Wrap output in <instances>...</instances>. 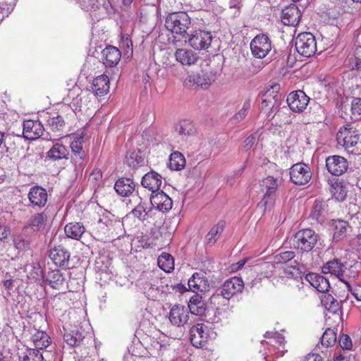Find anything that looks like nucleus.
<instances>
[{
	"mask_svg": "<svg viewBox=\"0 0 361 361\" xmlns=\"http://www.w3.org/2000/svg\"><path fill=\"white\" fill-rule=\"evenodd\" d=\"M351 111L354 116H361V98H353L351 102Z\"/></svg>",
	"mask_w": 361,
	"mask_h": 361,
	"instance_id": "56",
	"label": "nucleus"
},
{
	"mask_svg": "<svg viewBox=\"0 0 361 361\" xmlns=\"http://www.w3.org/2000/svg\"><path fill=\"white\" fill-rule=\"evenodd\" d=\"M244 283L241 278L232 277L226 280L220 288V293H215L210 298L212 303H216L221 297L229 300L242 291Z\"/></svg>",
	"mask_w": 361,
	"mask_h": 361,
	"instance_id": "5",
	"label": "nucleus"
},
{
	"mask_svg": "<svg viewBox=\"0 0 361 361\" xmlns=\"http://www.w3.org/2000/svg\"><path fill=\"white\" fill-rule=\"evenodd\" d=\"M358 49L355 51V55L349 59V66L353 70L361 71V59L357 56Z\"/></svg>",
	"mask_w": 361,
	"mask_h": 361,
	"instance_id": "54",
	"label": "nucleus"
},
{
	"mask_svg": "<svg viewBox=\"0 0 361 361\" xmlns=\"http://www.w3.org/2000/svg\"><path fill=\"white\" fill-rule=\"evenodd\" d=\"M21 361H43L42 353L33 348L27 349L21 357Z\"/></svg>",
	"mask_w": 361,
	"mask_h": 361,
	"instance_id": "46",
	"label": "nucleus"
},
{
	"mask_svg": "<svg viewBox=\"0 0 361 361\" xmlns=\"http://www.w3.org/2000/svg\"><path fill=\"white\" fill-rule=\"evenodd\" d=\"M275 340H276V343H278L280 345L283 344L285 341L284 337L281 335H279V334L276 335Z\"/></svg>",
	"mask_w": 361,
	"mask_h": 361,
	"instance_id": "64",
	"label": "nucleus"
},
{
	"mask_svg": "<svg viewBox=\"0 0 361 361\" xmlns=\"http://www.w3.org/2000/svg\"><path fill=\"white\" fill-rule=\"evenodd\" d=\"M212 80V78L206 73H193L185 79L184 85L188 87H192L196 85L202 88H207L211 83Z\"/></svg>",
	"mask_w": 361,
	"mask_h": 361,
	"instance_id": "22",
	"label": "nucleus"
},
{
	"mask_svg": "<svg viewBox=\"0 0 361 361\" xmlns=\"http://www.w3.org/2000/svg\"><path fill=\"white\" fill-rule=\"evenodd\" d=\"M48 125L53 132L58 133L63 130L65 126V122L61 116L57 115L49 118Z\"/></svg>",
	"mask_w": 361,
	"mask_h": 361,
	"instance_id": "47",
	"label": "nucleus"
},
{
	"mask_svg": "<svg viewBox=\"0 0 361 361\" xmlns=\"http://www.w3.org/2000/svg\"><path fill=\"white\" fill-rule=\"evenodd\" d=\"M272 90H270L271 96H269V99H272L273 102H276V108L279 106V101L281 99V95L277 93V90L279 88V85H275L272 87Z\"/></svg>",
	"mask_w": 361,
	"mask_h": 361,
	"instance_id": "58",
	"label": "nucleus"
},
{
	"mask_svg": "<svg viewBox=\"0 0 361 361\" xmlns=\"http://www.w3.org/2000/svg\"><path fill=\"white\" fill-rule=\"evenodd\" d=\"M10 233L11 231L9 227L0 224V240L7 238Z\"/></svg>",
	"mask_w": 361,
	"mask_h": 361,
	"instance_id": "62",
	"label": "nucleus"
},
{
	"mask_svg": "<svg viewBox=\"0 0 361 361\" xmlns=\"http://www.w3.org/2000/svg\"><path fill=\"white\" fill-rule=\"evenodd\" d=\"M23 127V135L27 140H36L42 136L44 131V126L39 121H25Z\"/></svg>",
	"mask_w": 361,
	"mask_h": 361,
	"instance_id": "15",
	"label": "nucleus"
},
{
	"mask_svg": "<svg viewBox=\"0 0 361 361\" xmlns=\"http://www.w3.org/2000/svg\"><path fill=\"white\" fill-rule=\"evenodd\" d=\"M322 344L326 347L332 346L336 342V332L334 329H327L322 336Z\"/></svg>",
	"mask_w": 361,
	"mask_h": 361,
	"instance_id": "48",
	"label": "nucleus"
},
{
	"mask_svg": "<svg viewBox=\"0 0 361 361\" xmlns=\"http://www.w3.org/2000/svg\"><path fill=\"white\" fill-rule=\"evenodd\" d=\"M359 271L355 264L348 267L343 264L342 273L339 280L346 285L348 288H350V282L358 276Z\"/></svg>",
	"mask_w": 361,
	"mask_h": 361,
	"instance_id": "35",
	"label": "nucleus"
},
{
	"mask_svg": "<svg viewBox=\"0 0 361 361\" xmlns=\"http://www.w3.org/2000/svg\"><path fill=\"white\" fill-rule=\"evenodd\" d=\"M175 131L180 136H187L194 135L196 128L192 121L183 120L175 126Z\"/></svg>",
	"mask_w": 361,
	"mask_h": 361,
	"instance_id": "39",
	"label": "nucleus"
},
{
	"mask_svg": "<svg viewBox=\"0 0 361 361\" xmlns=\"http://www.w3.org/2000/svg\"><path fill=\"white\" fill-rule=\"evenodd\" d=\"M25 234L26 233L23 232L22 235L16 236L13 240L14 245L18 250L23 251L30 248L32 239Z\"/></svg>",
	"mask_w": 361,
	"mask_h": 361,
	"instance_id": "44",
	"label": "nucleus"
},
{
	"mask_svg": "<svg viewBox=\"0 0 361 361\" xmlns=\"http://www.w3.org/2000/svg\"><path fill=\"white\" fill-rule=\"evenodd\" d=\"M343 267V264L341 261L338 259L334 258L324 264L322 269V273L331 274L339 279L342 273Z\"/></svg>",
	"mask_w": 361,
	"mask_h": 361,
	"instance_id": "34",
	"label": "nucleus"
},
{
	"mask_svg": "<svg viewBox=\"0 0 361 361\" xmlns=\"http://www.w3.org/2000/svg\"><path fill=\"white\" fill-rule=\"evenodd\" d=\"M287 104L294 112H302L310 102V97L302 90L290 92L287 97Z\"/></svg>",
	"mask_w": 361,
	"mask_h": 361,
	"instance_id": "10",
	"label": "nucleus"
},
{
	"mask_svg": "<svg viewBox=\"0 0 361 361\" xmlns=\"http://www.w3.org/2000/svg\"><path fill=\"white\" fill-rule=\"evenodd\" d=\"M279 184V180L273 176H267L262 180L261 187L262 191H264V195L257 204L258 208L264 211L273 206Z\"/></svg>",
	"mask_w": 361,
	"mask_h": 361,
	"instance_id": "2",
	"label": "nucleus"
},
{
	"mask_svg": "<svg viewBox=\"0 0 361 361\" xmlns=\"http://www.w3.org/2000/svg\"><path fill=\"white\" fill-rule=\"evenodd\" d=\"M131 213L134 216L137 217L139 220L143 221L147 218V213L145 211V209L143 205L138 204L135 208H134Z\"/></svg>",
	"mask_w": 361,
	"mask_h": 361,
	"instance_id": "52",
	"label": "nucleus"
},
{
	"mask_svg": "<svg viewBox=\"0 0 361 361\" xmlns=\"http://www.w3.org/2000/svg\"><path fill=\"white\" fill-rule=\"evenodd\" d=\"M185 166L184 156L179 152H173L169 157V166L171 170L179 171Z\"/></svg>",
	"mask_w": 361,
	"mask_h": 361,
	"instance_id": "41",
	"label": "nucleus"
},
{
	"mask_svg": "<svg viewBox=\"0 0 361 361\" xmlns=\"http://www.w3.org/2000/svg\"><path fill=\"white\" fill-rule=\"evenodd\" d=\"M212 35L210 32L195 30L188 38L189 44L196 50H205L211 45Z\"/></svg>",
	"mask_w": 361,
	"mask_h": 361,
	"instance_id": "9",
	"label": "nucleus"
},
{
	"mask_svg": "<svg viewBox=\"0 0 361 361\" xmlns=\"http://www.w3.org/2000/svg\"><path fill=\"white\" fill-rule=\"evenodd\" d=\"M187 308L190 313L197 316L204 315L206 311V305L202 297L197 294L191 297Z\"/></svg>",
	"mask_w": 361,
	"mask_h": 361,
	"instance_id": "30",
	"label": "nucleus"
},
{
	"mask_svg": "<svg viewBox=\"0 0 361 361\" xmlns=\"http://www.w3.org/2000/svg\"><path fill=\"white\" fill-rule=\"evenodd\" d=\"M328 210V204L326 201L316 199L312 204L310 218L322 224L326 219Z\"/></svg>",
	"mask_w": 361,
	"mask_h": 361,
	"instance_id": "19",
	"label": "nucleus"
},
{
	"mask_svg": "<svg viewBox=\"0 0 361 361\" xmlns=\"http://www.w3.org/2000/svg\"><path fill=\"white\" fill-rule=\"evenodd\" d=\"M295 256V255L294 252L286 251L276 255L274 259L277 264H287L290 262Z\"/></svg>",
	"mask_w": 361,
	"mask_h": 361,
	"instance_id": "50",
	"label": "nucleus"
},
{
	"mask_svg": "<svg viewBox=\"0 0 361 361\" xmlns=\"http://www.w3.org/2000/svg\"><path fill=\"white\" fill-rule=\"evenodd\" d=\"M295 47L299 54L309 58L317 51L316 39L310 32L300 33L295 39Z\"/></svg>",
	"mask_w": 361,
	"mask_h": 361,
	"instance_id": "6",
	"label": "nucleus"
},
{
	"mask_svg": "<svg viewBox=\"0 0 361 361\" xmlns=\"http://www.w3.org/2000/svg\"><path fill=\"white\" fill-rule=\"evenodd\" d=\"M176 60L184 66H191L197 63L198 56L191 50L178 49L175 53Z\"/></svg>",
	"mask_w": 361,
	"mask_h": 361,
	"instance_id": "31",
	"label": "nucleus"
},
{
	"mask_svg": "<svg viewBox=\"0 0 361 361\" xmlns=\"http://www.w3.org/2000/svg\"><path fill=\"white\" fill-rule=\"evenodd\" d=\"M189 290L194 293L206 291L209 287L207 279L200 273H195L188 279Z\"/></svg>",
	"mask_w": 361,
	"mask_h": 361,
	"instance_id": "25",
	"label": "nucleus"
},
{
	"mask_svg": "<svg viewBox=\"0 0 361 361\" xmlns=\"http://www.w3.org/2000/svg\"><path fill=\"white\" fill-rule=\"evenodd\" d=\"M337 140L339 144H342L349 153L359 154V152L350 148L355 147L360 140V135L357 130L351 124H346L340 128L337 133Z\"/></svg>",
	"mask_w": 361,
	"mask_h": 361,
	"instance_id": "4",
	"label": "nucleus"
},
{
	"mask_svg": "<svg viewBox=\"0 0 361 361\" xmlns=\"http://www.w3.org/2000/svg\"><path fill=\"white\" fill-rule=\"evenodd\" d=\"M68 149L62 144L57 142L47 152V158L51 161H57L68 159Z\"/></svg>",
	"mask_w": 361,
	"mask_h": 361,
	"instance_id": "32",
	"label": "nucleus"
},
{
	"mask_svg": "<svg viewBox=\"0 0 361 361\" xmlns=\"http://www.w3.org/2000/svg\"><path fill=\"white\" fill-rule=\"evenodd\" d=\"M305 279L319 292L324 293L330 288L329 280L320 274L309 273L305 275Z\"/></svg>",
	"mask_w": 361,
	"mask_h": 361,
	"instance_id": "24",
	"label": "nucleus"
},
{
	"mask_svg": "<svg viewBox=\"0 0 361 361\" xmlns=\"http://www.w3.org/2000/svg\"><path fill=\"white\" fill-rule=\"evenodd\" d=\"M269 96H271V94L270 90H268L264 94L265 98L262 102L261 109L262 111L269 112L276 106V102L269 99Z\"/></svg>",
	"mask_w": 361,
	"mask_h": 361,
	"instance_id": "51",
	"label": "nucleus"
},
{
	"mask_svg": "<svg viewBox=\"0 0 361 361\" xmlns=\"http://www.w3.org/2000/svg\"><path fill=\"white\" fill-rule=\"evenodd\" d=\"M102 61L106 67H114L121 59V54L118 49L113 46H108L103 49Z\"/></svg>",
	"mask_w": 361,
	"mask_h": 361,
	"instance_id": "23",
	"label": "nucleus"
},
{
	"mask_svg": "<svg viewBox=\"0 0 361 361\" xmlns=\"http://www.w3.org/2000/svg\"><path fill=\"white\" fill-rule=\"evenodd\" d=\"M173 257L169 253L163 252L157 259L159 267L165 272H170L174 269Z\"/></svg>",
	"mask_w": 361,
	"mask_h": 361,
	"instance_id": "42",
	"label": "nucleus"
},
{
	"mask_svg": "<svg viewBox=\"0 0 361 361\" xmlns=\"http://www.w3.org/2000/svg\"><path fill=\"white\" fill-rule=\"evenodd\" d=\"M256 141V135L255 134H251L249 135L245 140V145L244 147L245 148V150H248L250 149L255 144Z\"/></svg>",
	"mask_w": 361,
	"mask_h": 361,
	"instance_id": "61",
	"label": "nucleus"
},
{
	"mask_svg": "<svg viewBox=\"0 0 361 361\" xmlns=\"http://www.w3.org/2000/svg\"><path fill=\"white\" fill-rule=\"evenodd\" d=\"M63 340L69 345L76 347L82 343L84 336L78 330H68L63 328Z\"/></svg>",
	"mask_w": 361,
	"mask_h": 361,
	"instance_id": "37",
	"label": "nucleus"
},
{
	"mask_svg": "<svg viewBox=\"0 0 361 361\" xmlns=\"http://www.w3.org/2000/svg\"><path fill=\"white\" fill-rule=\"evenodd\" d=\"M326 166L331 174L338 176L347 171L348 163L344 157L338 155H333L326 158Z\"/></svg>",
	"mask_w": 361,
	"mask_h": 361,
	"instance_id": "12",
	"label": "nucleus"
},
{
	"mask_svg": "<svg viewBox=\"0 0 361 361\" xmlns=\"http://www.w3.org/2000/svg\"><path fill=\"white\" fill-rule=\"evenodd\" d=\"M150 203L154 209L161 212H169L173 206L171 197L162 190L151 194Z\"/></svg>",
	"mask_w": 361,
	"mask_h": 361,
	"instance_id": "14",
	"label": "nucleus"
},
{
	"mask_svg": "<svg viewBox=\"0 0 361 361\" xmlns=\"http://www.w3.org/2000/svg\"><path fill=\"white\" fill-rule=\"evenodd\" d=\"M357 301H361V285H356L354 288H348Z\"/></svg>",
	"mask_w": 361,
	"mask_h": 361,
	"instance_id": "59",
	"label": "nucleus"
},
{
	"mask_svg": "<svg viewBox=\"0 0 361 361\" xmlns=\"http://www.w3.org/2000/svg\"><path fill=\"white\" fill-rule=\"evenodd\" d=\"M35 350H42L50 345L51 341L49 336L44 331H37L32 336Z\"/></svg>",
	"mask_w": 361,
	"mask_h": 361,
	"instance_id": "36",
	"label": "nucleus"
},
{
	"mask_svg": "<svg viewBox=\"0 0 361 361\" xmlns=\"http://www.w3.org/2000/svg\"><path fill=\"white\" fill-rule=\"evenodd\" d=\"M92 92L97 96H103L109 90V80L106 75L95 78L92 84Z\"/></svg>",
	"mask_w": 361,
	"mask_h": 361,
	"instance_id": "29",
	"label": "nucleus"
},
{
	"mask_svg": "<svg viewBox=\"0 0 361 361\" xmlns=\"http://www.w3.org/2000/svg\"><path fill=\"white\" fill-rule=\"evenodd\" d=\"M64 231L68 238L80 240L85 231V228L80 222H71L66 225Z\"/></svg>",
	"mask_w": 361,
	"mask_h": 361,
	"instance_id": "33",
	"label": "nucleus"
},
{
	"mask_svg": "<svg viewBox=\"0 0 361 361\" xmlns=\"http://www.w3.org/2000/svg\"><path fill=\"white\" fill-rule=\"evenodd\" d=\"M82 142L83 137L79 136L70 145L73 153L72 160L76 166H81L86 156L85 152L82 149Z\"/></svg>",
	"mask_w": 361,
	"mask_h": 361,
	"instance_id": "26",
	"label": "nucleus"
},
{
	"mask_svg": "<svg viewBox=\"0 0 361 361\" xmlns=\"http://www.w3.org/2000/svg\"><path fill=\"white\" fill-rule=\"evenodd\" d=\"M135 183L131 178H121L114 185L116 192L121 196L128 197L135 190Z\"/></svg>",
	"mask_w": 361,
	"mask_h": 361,
	"instance_id": "28",
	"label": "nucleus"
},
{
	"mask_svg": "<svg viewBox=\"0 0 361 361\" xmlns=\"http://www.w3.org/2000/svg\"><path fill=\"white\" fill-rule=\"evenodd\" d=\"M284 273L287 277L293 279H302L303 276V272L296 261L291 262L290 265H287L284 268Z\"/></svg>",
	"mask_w": 361,
	"mask_h": 361,
	"instance_id": "45",
	"label": "nucleus"
},
{
	"mask_svg": "<svg viewBox=\"0 0 361 361\" xmlns=\"http://www.w3.org/2000/svg\"><path fill=\"white\" fill-rule=\"evenodd\" d=\"M27 197L32 207L41 208L47 202V192L41 186H33L30 189Z\"/></svg>",
	"mask_w": 361,
	"mask_h": 361,
	"instance_id": "18",
	"label": "nucleus"
},
{
	"mask_svg": "<svg viewBox=\"0 0 361 361\" xmlns=\"http://www.w3.org/2000/svg\"><path fill=\"white\" fill-rule=\"evenodd\" d=\"M331 227L333 231L334 243H338L345 238L350 229L348 222L341 219L333 220Z\"/></svg>",
	"mask_w": 361,
	"mask_h": 361,
	"instance_id": "20",
	"label": "nucleus"
},
{
	"mask_svg": "<svg viewBox=\"0 0 361 361\" xmlns=\"http://www.w3.org/2000/svg\"><path fill=\"white\" fill-rule=\"evenodd\" d=\"M250 49L255 57L263 59L271 49V40L264 34L258 35L251 41Z\"/></svg>",
	"mask_w": 361,
	"mask_h": 361,
	"instance_id": "8",
	"label": "nucleus"
},
{
	"mask_svg": "<svg viewBox=\"0 0 361 361\" xmlns=\"http://www.w3.org/2000/svg\"><path fill=\"white\" fill-rule=\"evenodd\" d=\"M191 24L190 18L185 12H173L166 18L164 26L173 33L185 36Z\"/></svg>",
	"mask_w": 361,
	"mask_h": 361,
	"instance_id": "1",
	"label": "nucleus"
},
{
	"mask_svg": "<svg viewBox=\"0 0 361 361\" xmlns=\"http://www.w3.org/2000/svg\"><path fill=\"white\" fill-rule=\"evenodd\" d=\"M340 346L343 349L350 350L352 348V341L350 336L347 334H343L339 339Z\"/></svg>",
	"mask_w": 361,
	"mask_h": 361,
	"instance_id": "57",
	"label": "nucleus"
},
{
	"mask_svg": "<svg viewBox=\"0 0 361 361\" xmlns=\"http://www.w3.org/2000/svg\"><path fill=\"white\" fill-rule=\"evenodd\" d=\"M281 18L284 25L296 26L300 22L301 13L296 5L291 4L282 10Z\"/></svg>",
	"mask_w": 361,
	"mask_h": 361,
	"instance_id": "17",
	"label": "nucleus"
},
{
	"mask_svg": "<svg viewBox=\"0 0 361 361\" xmlns=\"http://www.w3.org/2000/svg\"><path fill=\"white\" fill-rule=\"evenodd\" d=\"M209 337L208 327L204 324H197L190 330V339L192 345L202 348Z\"/></svg>",
	"mask_w": 361,
	"mask_h": 361,
	"instance_id": "13",
	"label": "nucleus"
},
{
	"mask_svg": "<svg viewBox=\"0 0 361 361\" xmlns=\"http://www.w3.org/2000/svg\"><path fill=\"white\" fill-rule=\"evenodd\" d=\"M250 108V101L247 100L243 103V107L238 111L231 118V121L234 123H237L241 121L245 118L247 114L248 110Z\"/></svg>",
	"mask_w": 361,
	"mask_h": 361,
	"instance_id": "49",
	"label": "nucleus"
},
{
	"mask_svg": "<svg viewBox=\"0 0 361 361\" xmlns=\"http://www.w3.org/2000/svg\"><path fill=\"white\" fill-rule=\"evenodd\" d=\"M290 179L295 185L307 184L312 178L310 167L304 163H297L290 169Z\"/></svg>",
	"mask_w": 361,
	"mask_h": 361,
	"instance_id": "7",
	"label": "nucleus"
},
{
	"mask_svg": "<svg viewBox=\"0 0 361 361\" xmlns=\"http://www.w3.org/2000/svg\"><path fill=\"white\" fill-rule=\"evenodd\" d=\"M47 221V216L44 213H37L32 216L26 225L24 226L23 232L27 233L29 229L33 232H37L43 229Z\"/></svg>",
	"mask_w": 361,
	"mask_h": 361,
	"instance_id": "27",
	"label": "nucleus"
},
{
	"mask_svg": "<svg viewBox=\"0 0 361 361\" xmlns=\"http://www.w3.org/2000/svg\"><path fill=\"white\" fill-rule=\"evenodd\" d=\"M229 6L231 8H236L238 13L235 12L234 16H239L240 9L243 7L242 0H230Z\"/></svg>",
	"mask_w": 361,
	"mask_h": 361,
	"instance_id": "60",
	"label": "nucleus"
},
{
	"mask_svg": "<svg viewBox=\"0 0 361 361\" xmlns=\"http://www.w3.org/2000/svg\"><path fill=\"white\" fill-rule=\"evenodd\" d=\"M326 306L334 313H336L340 309L338 302L330 295L326 298Z\"/></svg>",
	"mask_w": 361,
	"mask_h": 361,
	"instance_id": "53",
	"label": "nucleus"
},
{
	"mask_svg": "<svg viewBox=\"0 0 361 361\" xmlns=\"http://www.w3.org/2000/svg\"><path fill=\"white\" fill-rule=\"evenodd\" d=\"M189 317L188 309L180 304L173 305L169 314L171 324L178 327L184 326L188 323Z\"/></svg>",
	"mask_w": 361,
	"mask_h": 361,
	"instance_id": "11",
	"label": "nucleus"
},
{
	"mask_svg": "<svg viewBox=\"0 0 361 361\" xmlns=\"http://www.w3.org/2000/svg\"><path fill=\"white\" fill-rule=\"evenodd\" d=\"M305 361H323V359L319 354L310 353L305 357Z\"/></svg>",
	"mask_w": 361,
	"mask_h": 361,
	"instance_id": "63",
	"label": "nucleus"
},
{
	"mask_svg": "<svg viewBox=\"0 0 361 361\" xmlns=\"http://www.w3.org/2000/svg\"><path fill=\"white\" fill-rule=\"evenodd\" d=\"M70 257L71 254L69 251L61 245L54 247L49 251L50 259L59 267H68Z\"/></svg>",
	"mask_w": 361,
	"mask_h": 361,
	"instance_id": "16",
	"label": "nucleus"
},
{
	"mask_svg": "<svg viewBox=\"0 0 361 361\" xmlns=\"http://www.w3.org/2000/svg\"><path fill=\"white\" fill-rule=\"evenodd\" d=\"M30 276L36 281H41L44 279V271L42 268L39 265L36 264L33 267L32 271L30 272Z\"/></svg>",
	"mask_w": 361,
	"mask_h": 361,
	"instance_id": "55",
	"label": "nucleus"
},
{
	"mask_svg": "<svg viewBox=\"0 0 361 361\" xmlns=\"http://www.w3.org/2000/svg\"><path fill=\"white\" fill-rule=\"evenodd\" d=\"M319 240V235L310 228L298 231L293 237V245L302 252H308L314 247Z\"/></svg>",
	"mask_w": 361,
	"mask_h": 361,
	"instance_id": "3",
	"label": "nucleus"
},
{
	"mask_svg": "<svg viewBox=\"0 0 361 361\" xmlns=\"http://www.w3.org/2000/svg\"><path fill=\"white\" fill-rule=\"evenodd\" d=\"M225 222L223 221H220L214 225L205 237L207 244L213 245L216 243L217 238L223 232Z\"/></svg>",
	"mask_w": 361,
	"mask_h": 361,
	"instance_id": "40",
	"label": "nucleus"
},
{
	"mask_svg": "<svg viewBox=\"0 0 361 361\" xmlns=\"http://www.w3.org/2000/svg\"><path fill=\"white\" fill-rule=\"evenodd\" d=\"M65 281V278L58 269L49 271L47 276L46 281L53 288L59 290Z\"/></svg>",
	"mask_w": 361,
	"mask_h": 361,
	"instance_id": "38",
	"label": "nucleus"
},
{
	"mask_svg": "<svg viewBox=\"0 0 361 361\" xmlns=\"http://www.w3.org/2000/svg\"><path fill=\"white\" fill-rule=\"evenodd\" d=\"M141 184L145 188L154 193L155 191L160 190V187L162 184V177L158 173L151 171L143 176Z\"/></svg>",
	"mask_w": 361,
	"mask_h": 361,
	"instance_id": "21",
	"label": "nucleus"
},
{
	"mask_svg": "<svg viewBox=\"0 0 361 361\" xmlns=\"http://www.w3.org/2000/svg\"><path fill=\"white\" fill-rule=\"evenodd\" d=\"M126 162L130 167L136 168L144 162L140 150L128 152L126 155Z\"/></svg>",
	"mask_w": 361,
	"mask_h": 361,
	"instance_id": "43",
	"label": "nucleus"
}]
</instances>
